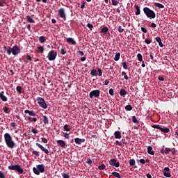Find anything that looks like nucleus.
<instances>
[{"label":"nucleus","mask_w":178,"mask_h":178,"mask_svg":"<svg viewBox=\"0 0 178 178\" xmlns=\"http://www.w3.org/2000/svg\"><path fill=\"white\" fill-rule=\"evenodd\" d=\"M4 140L8 148L13 149L15 147V143L13 140V137L9 133L4 134Z\"/></svg>","instance_id":"1"},{"label":"nucleus","mask_w":178,"mask_h":178,"mask_svg":"<svg viewBox=\"0 0 178 178\" xmlns=\"http://www.w3.org/2000/svg\"><path fill=\"white\" fill-rule=\"evenodd\" d=\"M143 12L145 16L149 19H154L156 17L155 12L148 7L143 8Z\"/></svg>","instance_id":"2"},{"label":"nucleus","mask_w":178,"mask_h":178,"mask_svg":"<svg viewBox=\"0 0 178 178\" xmlns=\"http://www.w3.org/2000/svg\"><path fill=\"white\" fill-rule=\"evenodd\" d=\"M33 171L35 175H40V173H44L45 171L44 165V164H38L35 167L33 168Z\"/></svg>","instance_id":"3"},{"label":"nucleus","mask_w":178,"mask_h":178,"mask_svg":"<svg viewBox=\"0 0 178 178\" xmlns=\"http://www.w3.org/2000/svg\"><path fill=\"white\" fill-rule=\"evenodd\" d=\"M10 170H15L18 172L19 174H23V168L21 167L20 164H15V165H11L8 166Z\"/></svg>","instance_id":"4"},{"label":"nucleus","mask_w":178,"mask_h":178,"mask_svg":"<svg viewBox=\"0 0 178 178\" xmlns=\"http://www.w3.org/2000/svg\"><path fill=\"white\" fill-rule=\"evenodd\" d=\"M36 101L39 104V106L40 107H42L43 109H47V107H48L47 104V103L45 102V101L43 98L38 97L36 99Z\"/></svg>","instance_id":"5"},{"label":"nucleus","mask_w":178,"mask_h":178,"mask_svg":"<svg viewBox=\"0 0 178 178\" xmlns=\"http://www.w3.org/2000/svg\"><path fill=\"white\" fill-rule=\"evenodd\" d=\"M56 56H57V52H55L54 50H51L49 52L47 58L49 59V60L52 61L56 58Z\"/></svg>","instance_id":"6"},{"label":"nucleus","mask_w":178,"mask_h":178,"mask_svg":"<svg viewBox=\"0 0 178 178\" xmlns=\"http://www.w3.org/2000/svg\"><path fill=\"white\" fill-rule=\"evenodd\" d=\"M101 91L99 90H95L90 92L89 94V97L92 99L93 97H99L100 95Z\"/></svg>","instance_id":"7"},{"label":"nucleus","mask_w":178,"mask_h":178,"mask_svg":"<svg viewBox=\"0 0 178 178\" xmlns=\"http://www.w3.org/2000/svg\"><path fill=\"white\" fill-rule=\"evenodd\" d=\"M20 48L17 45H14L12 48V54L14 56H17L20 54Z\"/></svg>","instance_id":"8"},{"label":"nucleus","mask_w":178,"mask_h":178,"mask_svg":"<svg viewBox=\"0 0 178 178\" xmlns=\"http://www.w3.org/2000/svg\"><path fill=\"white\" fill-rule=\"evenodd\" d=\"M109 165L111 166H115L116 168H118L120 167V163L118 162V160L116 159H111L109 161Z\"/></svg>","instance_id":"9"},{"label":"nucleus","mask_w":178,"mask_h":178,"mask_svg":"<svg viewBox=\"0 0 178 178\" xmlns=\"http://www.w3.org/2000/svg\"><path fill=\"white\" fill-rule=\"evenodd\" d=\"M58 13L60 17L63 18V20L66 21V14L63 8H60V10H58Z\"/></svg>","instance_id":"10"},{"label":"nucleus","mask_w":178,"mask_h":178,"mask_svg":"<svg viewBox=\"0 0 178 178\" xmlns=\"http://www.w3.org/2000/svg\"><path fill=\"white\" fill-rule=\"evenodd\" d=\"M163 170V175L165 176V177L170 178L172 175L169 172L170 170V168L168 167H165Z\"/></svg>","instance_id":"11"},{"label":"nucleus","mask_w":178,"mask_h":178,"mask_svg":"<svg viewBox=\"0 0 178 178\" xmlns=\"http://www.w3.org/2000/svg\"><path fill=\"white\" fill-rule=\"evenodd\" d=\"M36 145L38 147L42 149V152H44L45 154H48L49 153L48 149H45V147L41 145L40 143H36Z\"/></svg>","instance_id":"12"},{"label":"nucleus","mask_w":178,"mask_h":178,"mask_svg":"<svg viewBox=\"0 0 178 178\" xmlns=\"http://www.w3.org/2000/svg\"><path fill=\"white\" fill-rule=\"evenodd\" d=\"M56 143L59 145L61 147L65 148L66 147V143L64 140H62L61 139L56 141Z\"/></svg>","instance_id":"13"},{"label":"nucleus","mask_w":178,"mask_h":178,"mask_svg":"<svg viewBox=\"0 0 178 178\" xmlns=\"http://www.w3.org/2000/svg\"><path fill=\"white\" fill-rule=\"evenodd\" d=\"M74 142L77 145H81L82 143H85V139L84 138H74Z\"/></svg>","instance_id":"14"},{"label":"nucleus","mask_w":178,"mask_h":178,"mask_svg":"<svg viewBox=\"0 0 178 178\" xmlns=\"http://www.w3.org/2000/svg\"><path fill=\"white\" fill-rule=\"evenodd\" d=\"M4 93H5L4 91L0 92V99L3 102H7L8 101V98L6 97V95H4Z\"/></svg>","instance_id":"15"},{"label":"nucleus","mask_w":178,"mask_h":178,"mask_svg":"<svg viewBox=\"0 0 178 178\" xmlns=\"http://www.w3.org/2000/svg\"><path fill=\"white\" fill-rule=\"evenodd\" d=\"M24 113H26V114H29V115H31V116H36V113L34 112V111H29V109H25V111H24Z\"/></svg>","instance_id":"16"},{"label":"nucleus","mask_w":178,"mask_h":178,"mask_svg":"<svg viewBox=\"0 0 178 178\" xmlns=\"http://www.w3.org/2000/svg\"><path fill=\"white\" fill-rule=\"evenodd\" d=\"M115 138V139H121L122 138V134L120 131H115L114 133Z\"/></svg>","instance_id":"17"},{"label":"nucleus","mask_w":178,"mask_h":178,"mask_svg":"<svg viewBox=\"0 0 178 178\" xmlns=\"http://www.w3.org/2000/svg\"><path fill=\"white\" fill-rule=\"evenodd\" d=\"M156 41L159 43V46L160 47H163V44L162 43V40L161 39V37H156L155 38Z\"/></svg>","instance_id":"18"},{"label":"nucleus","mask_w":178,"mask_h":178,"mask_svg":"<svg viewBox=\"0 0 178 178\" xmlns=\"http://www.w3.org/2000/svg\"><path fill=\"white\" fill-rule=\"evenodd\" d=\"M67 42L71 43L72 45L76 46V41L74 40L73 38H67Z\"/></svg>","instance_id":"19"},{"label":"nucleus","mask_w":178,"mask_h":178,"mask_svg":"<svg viewBox=\"0 0 178 178\" xmlns=\"http://www.w3.org/2000/svg\"><path fill=\"white\" fill-rule=\"evenodd\" d=\"M134 8L136 10V11L135 12V15H136V16H139V15L140 14V6L138 5H136L134 6Z\"/></svg>","instance_id":"20"},{"label":"nucleus","mask_w":178,"mask_h":178,"mask_svg":"<svg viewBox=\"0 0 178 178\" xmlns=\"http://www.w3.org/2000/svg\"><path fill=\"white\" fill-rule=\"evenodd\" d=\"M147 152H148V154H151L152 156H154V152L153 151V147L152 146H148Z\"/></svg>","instance_id":"21"},{"label":"nucleus","mask_w":178,"mask_h":178,"mask_svg":"<svg viewBox=\"0 0 178 178\" xmlns=\"http://www.w3.org/2000/svg\"><path fill=\"white\" fill-rule=\"evenodd\" d=\"M42 120H43L44 124H49V119H48V117L47 115H42Z\"/></svg>","instance_id":"22"},{"label":"nucleus","mask_w":178,"mask_h":178,"mask_svg":"<svg viewBox=\"0 0 178 178\" xmlns=\"http://www.w3.org/2000/svg\"><path fill=\"white\" fill-rule=\"evenodd\" d=\"M10 110H11V108H8V107H7V106H5V107L3 108V112H4L5 113H6V114H9L10 112Z\"/></svg>","instance_id":"23"},{"label":"nucleus","mask_w":178,"mask_h":178,"mask_svg":"<svg viewBox=\"0 0 178 178\" xmlns=\"http://www.w3.org/2000/svg\"><path fill=\"white\" fill-rule=\"evenodd\" d=\"M120 95L121 97H125V95H127L126 90H124V89L120 90Z\"/></svg>","instance_id":"24"},{"label":"nucleus","mask_w":178,"mask_h":178,"mask_svg":"<svg viewBox=\"0 0 178 178\" xmlns=\"http://www.w3.org/2000/svg\"><path fill=\"white\" fill-rule=\"evenodd\" d=\"M16 90L19 94H22L23 92V88L22 86H17Z\"/></svg>","instance_id":"25"},{"label":"nucleus","mask_w":178,"mask_h":178,"mask_svg":"<svg viewBox=\"0 0 178 178\" xmlns=\"http://www.w3.org/2000/svg\"><path fill=\"white\" fill-rule=\"evenodd\" d=\"M112 175L116 178H122V176L118 172H113Z\"/></svg>","instance_id":"26"},{"label":"nucleus","mask_w":178,"mask_h":178,"mask_svg":"<svg viewBox=\"0 0 178 178\" xmlns=\"http://www.w3.org/2000/svg\"><path fill=\"white\" fill-rule=\"evenodd\" d=\"M108 27H103V28H102V29H101V33H108Z\"/></svg>","instance_id":"27"},{"label":"nucleus","mask_w":178,"mask_h":178,"mask_svg":"<svg viewBox=\"0 0 178 178\" xmlns=\"http://www.w3.org/2000/svg\"><path fill=\"white\" fill-rule=\"evenodd\" d=\"M154 6L159 8H165V6L162 5V3H155Z\"/></svg>","instance_id":"28"},{"label":"nucleus","mask_w":178,"mask_h":178,"mask_svg":"<svg viewBox=\"0 0 178 178\" xmlns=\"http://www.w3.org/2000/svg\"><path fill=\"white\" fill-rule=\"evenodd\" d=\"M120 56H121V54H120V53H119V52H118V53H116V54H115V57H114V60L118 61L119 59H120Z\"/></svg>","instance_id":"29"},{"label":"nucleus","mask_w":178,"mask_h":178,"mask_svg":"<svg viewBox=\"0 0 178 178\" xmlns=\"http://www.w3.org/2000/svg\"><path fill=\"white\" fill-rule=\"evenodd\" d=\"M26 19H27L28 22H29V23L35 22V20L33 19H32L30 15L26 16Z\"/></svg>","instance_id":"30"},{"label":"nucleus","mask_w":178,"mask_h":178,"mask_svg":"<svg viewBox=\"0 0 178 178\" xmlns=\"http://www.w3.org/2000/svg\"><path fill=\"white\" fill-rule=\"evenodd\" d=\"M90 74L93 76H97V71L96 70H91V72H90Z\"/></svg>","instance_id":"31"},{"label":"nucleus","mask_w":178,"mask_h":178,"mask_svg":"<svg viewBox=\"0 0 178 178\" xmlns=\"http://www.w3.org/2000/svg\"><path fill=\"white\" fill-rule=\"evenodd\" d=\"M160 131L163 132V133H168L170 131V129L168 128H160Z\"/></svg>","instance_id":"32"},{"label":"nucleus","mask_w":178,"mask_h":178,"mask_svg":"<svg viewBox=\"0 0 178 178\" xmlns=\"http://www.w3.org/2000/svg\"><path fill=\"white\" fill-rule=\"evenodd\" d=\"M125 110H127V111H130L133 110V106L130 104L126 105Z\"/></svg>","instance_id":"33"},{"label":"nucleus","mask_w":178,"mask_h":178,"mask_svg":"<svg viewBox=\"0 0 178 178\" xmlns=\"http://www.w3.org/2000/svg\"><path fill=\"white\" fill-rule=\"evenodd\" d=\"M28 120L31 122H36L37 118L28 117Z\"/></svg>","instance_id":"34"},{"label":"nucleus","mask_w":178,"mask_h":178,"mask_svg":"<svg viewBox=\"0 0 178 178\" xmlns=\"http://www.w3.org/2000/svg\"><path fill=\"white\" fill-rule=\"evenodd\" d=\"M64 131H70V126L68 124H65L63 126Z\"/></svg>","instance_id":"35"},{"label":"nucleus","mask_w":178,"mask_h":178,"mask_svg":"<svg viewBox=\"0 0 178 178\" xmlns=\"http://www.w3.org/2000/svg\"><path fill=\"white\" fill-rule=\"evenodd\" d=\"M46 41L44 36L39 37V42L40 43H44Z\"/></svg>","instance_id":"36"},{"label":"nucleus","mask_w":178,"mask_h":178,"mask_svg":"<svg viewBox=\"0 0 178 178\" xmlns=\"http://www.w3.org/2000/svg\"><path fill=\"white\" fill-rule=\"evenodd\" d=\"M60 53L61 55H65L67 51L65 48H62L60 49Z\"/></svg>","instance_id":"37"},{"label":"nucleus","mask_w":178,"mask_h":178,"mask_svg":"<svg viewBox=\"0 0 178 178\" xmlns=\"http://www.w3.org/2000/svg\"><path fill=\"white\" fill-rule=\"evenodd\" d=\"M136 164V160L135 159H130L129 160V165L131 166H134Z\"/></svg>","instance_id":"38"},{"label":"nucleus","mask_w":178,"mask_h":178,"mask_svg":"<svg viewBox=\"0 0 178 178\" xmlns=\"http://www.w3.org/2000/svg\"><path fill=\"white\" fill-rule=\"evenodd\" d=\"M7 54L9 56L12 54V48L10 46L7 47Z\"/></svg>","instance_id":"39"},{"label":"nucleus","mask_w":178,"mask_h":178,"mask_svg":"<svg viewBox=\"0 0 178 178\" xmlns=\"http://www.w3.org/2000/svg\"><path fill=\"white\" fill-rule=\"evenodd\" d=\"M138 56V60L139 61H143V58L141 54H137Z\"/></svg>","instance_id":"40"},{"label":"nucleus","mask_w":178,"mask_h":178,"mask_svg":"<svg viewBox=\"0 0 178 178\" xmlns=\"http://www.w3.org/2000/svg\"><path fill=\"white\" fill-rule=\"evenodd\" d=\"M98 168L100 170H104L106 168L105 164L102 163L101 165H99Z\"/></svg>","instance_id":"41"},{"label":"nucleus","mask_w":178,"mask_h":178,"mask_svg":"<svg viewBox=\"0 0 178 178\" xmlns=\"http://www.w3.org/2000/svg\"><path fill=\"white\" fill-rule=\"evenodd\" d=\"M118 31L120 33H122L124 31V29L122 27V26H118Z\"/></svg>","instance_id":"42"},{"label":"nucleus","mask_w":178,"mask_h":178,"mask_svg":"<svg viewBox=\"0 0 178 178\" xmlns=\"http://www.w3.org/2000/svg\"><path fill=\"white\" fill-rule=\"evenodd\" d=\"M152 128L158 129L159 130L161 131V126L159 124H153L152 125Z\"/></svg>","instance_id":"43"},{"label":"nucleus","mask_w":178,"mask_h":178,"mask_svg":"<svg viewBox=\"0 0 178 178\" xmlns=\"http://www.w3.org/2000/svg\"><path fill=\"white\" fill-rule=\"evenodd\" d=\"M38 49L41 52V53H44V48L43 46H39L38 47Z\"/></svg>","instance_id":"44"},{"label":"nucleus","mask_w":178,"mask_h":178,"mask_svg":"<svg viewBox=\"0 0 178 178\" xmlns=\"http://www.w3.org/2000/svg\"><path fill=\"white\" fill-rule=\"evenodd\" d=\"M132 122L134 123H138L139 122V121L136 119V116H134V115L132 117Z\"/></svg>","instance_id":"45"},{"label":"nucleus","mask_w":178,"mask_h":178,"mask_svg":"<svg viewBox=\"0 0 178 178\" xmlns=\"http://www.w3.org/2000/svg\"><path fill=\"white\" fill-rule=\"evenodd\" d=\"M170 152H171V149H170V147H165V153L166 154H168Z\"/></svg>","instance_id":"46"},{"label":"nucleus","mask_w":178,"mask_h":178,"mask_svg":"<svg viewBox=\"0 0 178 178\" xmlns=\"http://www.w3.org/2000/svg\"><path fill=\"white\" fill-rule=\"evenodd\" d=\"M41 140H42V143H44V144L48 143V140H47V138H42Z\"/></svg>","instance_id":"47"},{"label":"nucleus","mask_w":178,"mask_h":178,"mask_svg":"<svg viewBox=\"0 0 178 178\" xmlns=\"http://www.w3.org/2000/svg\"><path fill=\"white\" fill-rule=\"evenodd\" d=\"M32 154H33L35 156H40V154L38 153V151H36V150H33V152H32Z\"/></svg>","instance_id":"48"},{"label":"nucleus","mask_w":178,"mask_h":178,"mask_svg":"<svg viewBox=\"0 0 178 178\" xmlns=\"http://www.w3.org/2000/svg\"><path fill=\"white\" fill-rule=\"evenodd\" d=\"M113 6H117L119 3L118 1L116 0H112Z\"/></svg>","instance_id":"49"},{"label":"nucleus","mask_w":178,"mask_h":178,"mask_svg":"<svg viewBox=\"0 0 178 178\" xmlns=\"http://www.w3.org/2000/svg\"><path fill=\"white\" fill-rule=\"evenodd\" d=\"M87 26H88V28L90 30H92V29H93V27H94L93 24H87Z\"/></svg>","instance_id":"50"},{"label":"nucleus","mask_w":178,"mask_h":178,"mask_svg":"<svg viewBox=\"0 0 178 178\" xmlns=\"http://www.w3.org/2000/svg\"><path fill=\"white\" fill-rule=\"evenodd\" d=\"M109 95H111L112 97H113V95H114V90L113 89L109 90Z\"/></svg>","instance_id":"51"},{"label":"nucleus","mask_w":178,"mask_h":178,"mask_svg":"<svg viewBox=\"0 0 178 178\" xmlns=\"http://www.w3.org/2000/svg\"><path fill=\"white\" fill-rule=\"evenodd\" d=\"M0 178H6V175L2 171H0Z\"/></svg>","instance_id":"52"},{"label":"nucleus","mask_w":178,"mask_h":178,"mask_svg":"<svg viewBox=\"0 0 178 178\" xmlns=\"http://www.w3.org/2000/svg\"><path fill=\"white\" fill-rule=\"evenodd\" d=\"M4 3L6 4V0H0V6H4Z\"/></svg>","instance_id":"53"},{"label":"nucleus","mask_w":178,"mask_h":178,"mask_svg":"<svg viewBox=\"0 0 178 178\" xmlns=\"http://www.w3.org/2000/svg\"><path fill=\"white\" fill-rule=\"evenodd\" d=\"M141 31H142L143 33H147V28L141 27Z\"/></svg>","instance_id":"54"},{"label":"nucleus","mask_w":178,"mask_h":178,"mask_svg":"<svg viewBox=\"0 0 178 178\" xmlns=\"http://www.w3.org/2000/svg\"><path fill=\"white\" fill-rule=\"evenodd\" d=\"M63 137H64L65 138H66V139H69V138H70V137H69V134H67V133H64V134H63Z\"/></svg>","instance_id":"55"},{"label":"nucleus","mask_w":178,"mask_h":178,"mask_svg":"<svg viewBox=\"0 0 178 178\" xmlns=\"http://www.w3.org/2000/svg\"><path fill=\"white\" fill-rule=\"evenodd\" d=\"M10 127H13L14 129L16 128V122H10Z\"/></svg>","instance_id":"56"},{"label":"nucleus","mask_w":178,"mask_h":178,"mask_svg":"<svg viewBox=\"0 0 178 178\" xmlns=\"http://www.w3.org/2000/svg\"><path fill=\"white\" fill-rule=\"evenodd\" d=\"M145 42L146 44H151V43H152V40H149V39H145Z\"/></svg>","instance_id":"57"},{"label":"nucleus","mask_w":178,"mask_h":178,"mask_svg":"<svg viewBox=\"0 0 178 178\" xmlns=\"http://www.w3.org/2000/svg\"><path fill=\"white\" fill-rule=\"evenodd\" d=\"M31 132H32L33 134H37L38 130H37L36 129L33 128V129H31Z\"/></svg>","instance_id":"58"},{"label":"nucleus","mask_w":178,"mask_h":178,"mask_svg":"<svg viewBox=\"0 0 178 178\" xmlns=\"http://www.w3.org/2000/svg\"><path fill=\"white\" fill-rule=\"evenodd\" d=\"M85 4H86V2H85V1H82V2H81V9L85 8Z\"/></svg>","instance_id":"59"},{"label":"nucleus","mask_w":178,"mask_h":178,"mask_svg":"<svg viewBox=\"0 0 178 178\" xmlns=\"http://www.w3.org/2000/svg\"><path fill=\"white\" fill-rule=\"evenodd\" d=\"M122 65H123L124 69H125V70L127 69V65L126 62H123L122 63Z\"/></svg>","instance_id":"60"},{"label":"nucleus","mask_w":178,"mask_h":178,"mask_svg":"<svg viewBox=\"0 0 178 178\" xmlns=\"http://www.w3.org/2000/svg\"><path fill=\"white\" fill-rule=\"evenodd\" d=\"M98 74H99V76H102V71L101 69H98Z\"/></svg>","instance_id":"61"},{"label":"nucleus","mask_w":178,"mask_h":178,"mask_svg":"<svg viewBox=\"0 0 178 178\" xmlns=\"http://www.w3.org/2000/svg\"><path fill=\"white\" fill-rule=\"evenodd\" d=\"M115 144H116V145H119V146H122V142H120L118 140L116 141Z\"/></svg>","instance_id":"62"},{"label":"nucleus","mask_w":178,"mask_h":178,"mask_svg":"<svg viewBox=\"0 0 178 178\" xmlns=\"http://www.w3.org/2000/svg\"><path fill=\"white\" fill-rule=\"evenodd\" d=\"M63 178H70L69 175L65 174V173H64V174L63 175Z\"/></svg>","instance_id":"63"},{"label":"nucleus","mask_w":178,"mask_h":178,"mask_svg":"<svg viewBox=\"0 0 178 178\" xmlns=\"http://www.w3.org/2000/svg\"><path fill=\"white\" fill-rule=\"evenodd\" d=\"M26 58H27L28 60H30V61L32 60V58L31 56H29V54H27Z\"/></svg>","instance_id":"64"}]
</instances>
